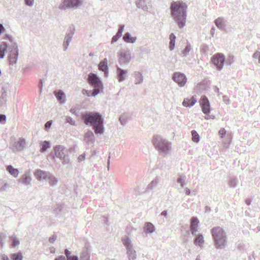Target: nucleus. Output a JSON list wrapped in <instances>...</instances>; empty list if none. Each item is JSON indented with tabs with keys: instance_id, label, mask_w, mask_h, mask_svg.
<instances>
[{
	"instance_id": "39448f33",
	"label": "nucleus",
	"mask_w": 260,
	"mask_h": 260,
	"mask_svg": "<svg viewBox=\"0 0 260 260\" xmlns=\"http://www.w3.org/2000/svg\"><path fill=\"white\" fill-rule=\"evenodd\" d=\"M200 105L202 108L203 112L205 115V118L206 119H212L214 118V116L210 115V105L209 101L205 95L201 97L200 100Z\"/></svg>"
},
{
	"instance_id": "c03bdc74",
	"label": "nucleus",
	"mask_w": 260,
	"mask_h": 260,
	"mask_svg": "<svg viewBox=\"0 0 260 260\" xmlns=\"http://www.w3.org/2000/svg\"><path fill=\"white\" fill-rule=\"evenodd\" d=\"M82 92H83V94H86L88 96H90V94H89V91L88 90H83L82 91Z\"/></svg>"
},
{
	"instance_id": "7ed1b4c3",
	"label": "nucleus",
	"mask_w": 260,
	"mask_h": 260,
	"mask_svg": "<svg viewBox=\"0 0 260 260\" xmlns=\"http://www.w3.org/2000/svg\"><path fill=\"white\" fill-rule=\"evenodd\" d=\"M211 235L217 248H222L225 246L227 243L226 235L221 227L213 228L211 230Z\"/></svg>"
},
{
	"instance_id": "aec40b11",
	"label": "nucleus",
	"mask_w": 260,
	"mask_h": 260,
	"mask_svg": "<svg viewBox=\"0 0 260 260\" xmlns=\"http://www.w3.org/2000/svg\"><path fill=\"white\" fill-rule=\"evenodd\" d=\"M169 39L170 40V44H169V48H170V50H173V49L175 47L176 36L173 34H171L169 36Z\"/></svg>"
},
{
	"instance_id": "9b49d317",
	"label": "nucleus",
	"mask_w": 260,
	"mask_h": 260,
	"mask_svg": "<svg viewBox=\"0 0 260 260\" xmlns=\"http://www.w3.org/2000/svg\"><path fill=\"white\" fill-rule=\"evenodd\" d=\"M99 69L105 73V76L108 75V60L106 58L104 59L99 63Z\"/></svg>"
},
{
	"instance_id": "bb28decb",
	"label": "nucleus",
	"mask_w": 260,
	"mask_h": 260,
	"mask_svg": "<svg viewBox=\"0 0 260 260\" xmlns=\"http://www.w3.org/2000/svg\"><path fill=\"white\" fill-rule=\"evenodd\" d=\"M41 149L40 151L41 152L45 151L49 147V143L48 141H45L41 144Z\"/></svg>"
},
{
	"instance_id": "8fccbe9b",
	"label": "nucleus",
	"mask_w": 260,
	"mask_h": 260,
	"mask_svg": "<svg viewBox=\"0 0 260 260\" xmlns=\"http://www.w3.org/2000/svg\"><path fill=\"white\" fill-rule=\"evenodd\" d=\"M167 214V211H163L161 213V215L166 216Z\"/></svg>"
},
{
	"instance_id": "f257e3e1",
	"label": "nucleus",
	"mask_w": 260,
	"mask_h": 260,
	"mask_svg": "<svg viewBox=\"0 0 260 260\" xmlns=\"http://www.w3.org/2000/svg\"><path fill=\"white\" fill-rule=\"evenodd\" d=\"M187 5L182 1L173 2L171 4L170 10L172 17L180 28L186 23Z\"/></svg>"
},
{
	"instance_id": "cd10ccee",
	"label": "nucleus",
	"mask_w": 260,
	"mask_h": 260,
	"mask_svg": "<svg viewBox=\"0 0 260 260\" xmlns=\"http://www.w3.org/2000/svg\"><path fill=\"white\" fill-rule=\"evenodd\" d=\"M135 77L136 79V83H140L143 80L142 74L140 73H136Z\"/></svg>"
},
{
	"instance_id": "0eeeda50",
	"label": "nucleus",
	"mask_w": 260,
	"mask_h": 260,
	"mask_svg": "<svg viewBox=\"0 0 260 260\" xmlns=\"http://www.w3.org/2000/svg\"><path fill=\"white\" fill-rule=\"evenodd\" d=\"M225 61V56L223 54L217 53L211 57V62L219 70L222 69Z\"/></svg>"
},
{
	"instance_id": "f8f14e48",
	"label": "nucleus",
	"mask_w": 260,
	"mask_h": 260,
	"mask_svg": "<svg viewBox=\"0 0 260 260\" xmlns=\"http://www.w3.org/2000/svg\"><path fill=\"white\" fill-rule=\"evenodd\" d=\"M196 102L197 100L196 98L192 96L191 98H186L182 102V105L186 107H191L193 106Z\"/></svg>"
},
{
	"instance_id": "393cba45",
	"label": "nucleus",
	"mask_w": 260,
	"mask_h": 260,
	"mask_svg": "<svg viewBox=\"0 0 260 260\" xmlns=\"http://www.w3.org/2000/svg\"><path fill=\"white\" fill-rule=\"evenodd\" d=\"M215 23L216 24V26L220 29H222V28H223L224 25L223 20L220 18L216 19L215 21Z\"/></svg>"
},
{
	"instance_id": "9d476101",
	"label": "nucleus",
	"mask_w": 260,
	"mask_h": 260,
	"mask_svg": "<svg viewBox=\"0 0 260 260\" xmlns=\"http://www.w3.org/2000/svg\"><path fill=\"white\" fill-rule=\"evenodd\" d=\"M199 220L197 217H192L191 219L190 231L192 234L198 232Z\"/></svg>"
},
{
	"instance_id": "3c124183",
	"label": "nucleus",
	"mask_w": 260,
	"mask_h": 260,
	"mask_svg": "<svg viewBox=\"0 0 260 260\" xmlns=\"http://www.w3.org/2000/svg\"><path fill=\"white\" fill-rule=\"evenodd\" d=\"M55 240V238H50V242H53V241H54Z\"/></svg>"
},
{
	"instance_id": "58836bf2",
	"label": "nucleus",
	"mask_w": 260,
	"mask_h": 260,
	"mask_svg": "<svg viewBox=\"0 0 260 260\" xmlns=\"http://www.w3.org/2000/svg\"><path fill=\"white\" fill-rule=\"evenodd\" d=\"M34 0H25V4L27 5H31Z\"/></svg>"
},
{
	"instance_id": "09e8293b",
	"label": "nucleus",
	"mask_w": 260,
	"mask_h": 260,
	"mask_svg": "<svg viewBox=\"0 0 260 260\" xmlns=\"http://www.w3.org/2000/svg\"><path fill=\"white\" fill-rule=\"evenodd\" d=\"M190 193V189L188 188H186L185 189V193L188 195Z\"/></svg>"
},
{
	"instance_id": "864d4df0",
	"label": "nucleus",
	"mask_w": 260,
	"mask_h": 260,
	"mask_svg": "<svg viewBox=\"0 0 260 260\" xmlns=\"http://www.w3.org/2000/svg\"><path fill=\"white\" fill-rule=\"evenodd\" d=\"M180 181H181V179H180V178L178 179V182H180Z\"/></svg>"
},
{
	"instance_id": "423d86ee",
	"label": "nucleus",
	"mask_w": 260,
	"mask_h": 260,
	"mask_svg": "<svg viewBox=\"0 0 260 260\" xmlns=\"http://www.w3.org/2000/svg\"><path fill=\"white\" fill-rule=\"evenodd\" d=\"M152 141L153 145L158 150L166 151L169 149V144L157 135L153 138Z\"/></svg>"
},
{
	"instance_id": "de8ad7c7",
	"label": "nucleus",
	"mask_w": 260,
	"mask_h": 260,
	"mask_svg": "<svg viewBox=\"0 0 260 260\" xmlns=\"http://www.w3.org/2000/svg\"><path fill=\"white\" fill-rule=\"evenodd\" d=\"M4 29L3 25L0 23V33L4 31Z\"/></svg>"
},
{
	"instance_id": "5701e85b",
	"label": "nucleus",
	"mask_w": 260,
	"mask_h": 260,
	"mask_svg": "<svg viewBox=\"0 0 260 260\" xmlns=\"http://www.w3.org/2000/svg\"><path fill=\"white\" fill-rule=\"evenodd\" d=\"M192 134V140L196 143H198L200 141V137L199 134L197 133L195 130H192L191 131Z\"/></svg>"
},
{
	"instance_id": "6ab92c4d",
	"label": "nucleus",
	"mask_w": 260,
	"mask_h": 260,
	"mask_svg": "<svg viewBox=\"0 0 260 260\" xmlns=\"http://www.w3.org/2000/svg\"><path fill=\"white\" fill-rule=\"evenodd\" d=\"M54 94L56 96L57 100L61 103L64 102V94L62 91H54Z\"/></svg>"
},
{
	"instance_id": "13d9d810",
	"label": "nucleus",
	"mask_w": 260,
	"mask_h": 260,
	"mask_svg": "<svg viewBox=\"0 0 260 260\" xmlns=\"http://www.w3.org/2000/svg\"><path fill=\"white\" fill-rule=\"evenodd\" d=\"M196 260H198V259H196Z\"/></svg>"
},
{
	"instance_id": "f03ea898",
	"label": "nucleus",
	"mask_w": 260,
	"mask_h": 260,
	"mask_svg": "<svg viewBox=\"0 0 260 260\" xmlns=\"http://www.w3.org/2000/svg\"><path fill=\"white\" fill-rule=\"evenodd\" d=\"M84 122L93 126L96 134H103L104 132L103 120L98 113L86 114L83 116Z\"/></svg>"
},
{
	"instance_id": "49530a36",
	"label": "nucleus",
	"mask_w": 260,
	"mask_h": 260,
	"mask_svg": "<svg viewBox=\"0 0 260 260\" xmlns=\"http://www.w3.org/2000/svg\"><path fill=\"white\" fill-rule=\"evenodd\" d=\"M54 260H66V259L64 256H59V257L55 258Z\"/></svg>"
},
{
	"instance_id": "4468645a",
	"label": "nucleus",
	"mask_w": 260,
	"mask_h": 260,
	"mask_svg": "<svg viewBox=\"0 0 260 260\" xmlns=\"http://www.w3.org/2000/svg\"><path fill=\"white\" fill-rule=\"evenodd\" d=\"M35 176L39 180H41V179H45L47 177V173L45 172L42 171L41 170H38L36 171L35 173Z\"/></svg>"
},
{
	"instance_id": "1a4fd4ad",
	"label": "nucleus",
	"mask_w": 260,
	"mask_h": 260,
	"mask_svg": "<svg viewBox=\"0 0 260 260\" xmlns=\"http://www.w3.org/2000/svg\"><path fill=\"white\" fill-rule=\"evenodd\" d=\"M173 79L180 86H184L187 80L185 75L177 72L174 74Z\"/></svg>"
},
{
	"instance_id": "4be33fe9",
	"label": "nucleus",
	"mask_w": 260,
	"mask_h": 260,
	"mask_svg": "<svg viewBox=\"0 0 260 260\" xmlns=\"http://www.w3.org/2000/svg\"><path fill=\"white\" fill-rule=\"evenodd\" d=\"M10 257L12 260H22L23 256L21 252L12 253L10 255Z\"/></svg>"
},
{
	"instance_id": "72a5a7b5",
	"label": "nucleus",
	"mask_w": 260,
	"mask_h": 260,
	"mask_svg": "<svg viewBox=\"0 0 260 260\" xmlns=\"http://www.w3.org/2000/svg\"><path fill=\"white\" fill-rule=\"evenodd\" d=\"M57 179L53 177H50V184L51 185H54L55 183L57 182Z\"/></svg>"
},
{
	"instance_id": "ea45409f",
	"label": "nucleus",
	"mask_w": 260,
	"mask_h": 260,
	"mask_svg": "<svg viewBox=\"0 0 260 260\" xmlns=\"http://www.w3.org/2000/svg\"><path fill=\"white\" fill-rule=\"evenodd\" d=\"M84 159H85V155L84 154L80 155L78 157L79 161H81L82 160H84Z\"/></svg>"
},
{
	"instance_id": "2f4dec72",
	"label": "nucleus",
	"mask_w": 260,
	"mask_h": 260,
	"mask_svg": "<svg viewBox=\"0 0 260 260\" xmlns=\"http://www.w3.org/2000/svg\"><path fill=\"white\" fill-rule=\"evenodd\" d=\"M226 133V130L224 128H221L218 132V134L221 138H223Z\"/></svg>"
},
{
	"instance_id": "e433bc0d",
	"label": "nucleus",
	"mask_w": 260,
	"mask_h": 260,
	"mask_svg": "<svg viewBox=\"0 0 260 260\" xmlns=\"http://www.w3.org/2000/svg\"><path fill=\"white\" fill-rule=\"evenodd\" d=\"M52 124V121H48L45 124V127L46 128H49L50 126H51V125Z\"/></svg>"
},
{
	"instance_id": "a19ab883",
	"label": "nucleus",
	"mask_w": 260,
	"mask_h": 260,
	"mask_svg": "<svg viewBox=\"0 0 260 260\" xmlns=\"http://www.w3.org/2000/svg\"><path fill=\"white\" fill-rule=\"evenodd\" d=\"M118 39V38L117 37L116 35L114 36H113V38H112V41H111V43H113L116 42Z\"/></svg>"
},
{
	"instance_id": "ddd939ff",
	"label": "nucleus",
	"mask_w": 260,
	"mask_h": 260,
	"mask_svg": "<svg viewBox=\"0 0 260 260\" xmlns=\"http://www.w3.org/2000/svg\"><path fill=\"white\" fill-rule=\"evenodd\" d=\"M55 154L56 156L60 158L64 157V148L60 145L56 146L54 148Z\"/></svg>"
},
{
	"instance_id": "c9c22d12",
	"label": "nucleus",
	"mask_w": 260,
	"mask_h": 260,
	"mask_svg": "<svg viewBox=\"0 0 260 260\" xmlns=\"http://www.w3.org/2000/svg\"><path fill=\"white\" fill-rule=\"evenodd\" d=\"M64 254H66L67 258H68V260H69V257H70V252L69 251V250L66 249H65L64 250Z\"/></svg>"
},
{
	"instance_id": "412c9836",
	"label": "nucleus",
	"mask_w": 260,
	"mask_h": 260,
	"mask_svg": "<svg viewBox=\"0 0 260 260\" xmlns=\"http://www.w3.org/2000/svg\"><path fill=\"white\" fill-rule=\"evenodd\" d=\"M123 40L124 41L127 43H134L136 40L135 38L131 37L128 32L124 35L123 37Z\"/></svg>"
},
{
	"instance_id": "dca6fc26",
	"label": "nucleus",
	"mask_w": 260,
	"mask_h": 260,
	"mask_svg": "<svg viewBox=\"0 0 260 260\" xmlns=\"http://www.w3.org/2000/svg\"><path fill=\"white\" fill-rule=\"evenodd\" d=\"M118 72V80L119 81H122L125 78V75L126 74V72L125 70L121 69L120 68L117 69Z\"/></svg>"
},
{
	"instance_id": "a878e982",
	"label": "nucleus",
	"mask_w": 260,
	"mask_h": 260,
	"mask_svg": "<svg viewBox=\"0 0 260 260\" xmlns=\"http://www.w3.org/2000/svg\"><path fill=\"white\" fill-rule=\"evenodd\" d=\"M145 229L146 232L152 233L154 231V226L151 222H147L145 226Z\"/></svg>"
},
{
	"instance_id": "37998d69",
	"label": "nucleus",
	"mask_w": 260,
	"mask_h": 260,
	"mask_svg": "<svg viewBox=\"0 0 260 260\" xmlns=\"http://www.w3.org/2000/svg\"><path fill=\"white\" fill-rule=\"evenodd\" d=\"M69 260H79V258L76 256H72L69 257Z\"/></svg>"
},
{
	"instance_id": "a18cd8bd",
	"label": "nucleus",
	"mask_w": 260,
	"mask_h": 260,
	"mask_svg": "<svg viewBox=\"0 0 260 260\" xmlns=\"http://www.w3.org/2000/svg\"><path fill=\"white\" fill-rule=\"evenodd\" d=\"M3 260H10L7 255L4 254L2 255Z\"/></svg>"
},
{
	"instance_id": "6e6552de",
	"label": "nucleus",
	"mask_w": 260,
	"mask_h": 260,
	"mask_svg": "<svg viewBox=\"0 0 260 260\" xmlns=\"http://www.w3.org/2000/svg\"><path fill=\"white\" fill-rule=\"evenodd\" d=\"M80 3V0H62L59 8L60 9H65L67 8L77 7L79 6Z\"/></svg>"
},
{
	"instance_id": "7c9ffc66",
	"label": "nucleus",
	"mask_w": 260,
	"mask_h": 260,
	"mask_svg": "<svg viewBox=\"0 0 260 260\" xmlns=\"http://www.w3.org/2000/svg\"><path fill=\"white\" fill-rule=\"evenodd\" d=\"M8 186V184L3 181L0 180V190H5Z\"/></svg>"
},
{
	"instance_id": "c756f323",
	"label": "nucleus",
	"mask_w": 260,
	"mask_h": 260,
	"mask_svg": "<svg viewBox=\"0 0 260 260\" xmlns=\"http://www.w3.org/2000/svg\"><path fill=\"white\" fill-rule=\"evenodd\" d=\"M123 27H124V25H120L119 27L118 32H117V34H116V36H117V37L118 38H119L120 37H121L122 36V32L123 31Z\"/></svg>"
},
{
	"instance_id": "79ce46f5",
	"label": "nucleus",
	"mask_w": 260,
	"mask_h": 260,
	"mask_svg": "<svg viewBox=\"0 0 260 260\" xmlns=\"http://www.w3.org/2000/svg\"><path fill=\"white\" fill-rule=\"evenodd\" d=\"M123 243L125 245L128 246L129 244H130V241H129V240H128V239L127 240H123Z\"/></svg>"
},
{
	"instance_id": "5fc2aeb1",
	"label": "nucleus",
	"mask_w": 260,
	"mask_h": 260,
	"mask_svg": "<svg viewBox=\"0 0 260 260\" xmlns=\"http://www.w3.org/2000/svg\"><path fill=\"white\" fill-rule=\"evenodd\" d=\"M120 56H123V53H120Z\"/></svg>"
},
{
	"instance_id": "4c0bfd02",
	"label": "nucleus",
	"mask_w": 260,
	"mask_h": 260,
	"mask_svg": "<svg viewBox=\"0 0 260 260\" xmlns=\"http://www.w3.org/2000/svg\"><path fill=\"white\" fill-rule=\"evenodd\" d=\"M5 120H6V115H0V122L5 121Z\"/></svg>"
},
{
	"instance_id": "473e14b6",
	"label": "nucleus",
	"mask_w": 260,
	"mask_h": 260,
	"mask_svg": "<svg viewBox=\"0 0 260 260\" xmlns=\"http://www.w3.org/2000/svg\"><path fill=\"white\" fill-rule=\"evenodd\" d=\"M252 56L254 58H258V62L259 63H260V52L256 51L254 53Z\"/></svg>"
},
{
	"instance_id": "c85d7f7f",
	"label": "nucleus",
	"mask_w": 260,
	"mask_h": 260,
	"mask_svg": "<svg viewBox=\"0 0 260 260\" xmlns=\"http://www.w3.org/2000/svg\"><path fill=\"white\" fill-rule=\"evenodd\" d=\"M10 240L12 242V247H15L19 244V242L17 239L14 237H11Z\"/></svg>"
},
{
	"instance_id": "20e7f679",
	"label": "nucleus",
	"mask_w": 260,
	"mask_h": 260,
	"mask_svg": "<svg viewBox=\"0 0 260 260\" xmlns=\"http://www.w3.org/2000/svg\"><path fill=\"white\" fill-rule=\"evenodd\" d=\"M88 82L89 84L93 86L94 88L92 93L93 96L98 94L100 91L103 88L102 81L100 80L97 75L93 73H90L88 75Z\"/></svg>"
},
{
	"instance_id": "2eb2a0df",
	"label": "nucleus",
	"mask_w": 260,
	"mask_h": 260,
	"mask_svg": "<svg viewBox=\"0 0 260 260\" xmlns=\"http://www.w3.org/2000/svg\"><path fill=\"white\" fill-rule=\"evenodd\" d=\"M7 170L9 171L10 174L13 176L15 177H16L18 176L19 171L17 169L13 168L11 166H8L7 167Z\"/></svg>"
},
{
	"instance_id": "603ef678",
	"label": "nucleus",
	"mask_w": 260,
	"mask_h": 260,
	"mask_svg": "<svg viewBox=\"0 0 260 260\" xmlns=\"http://www.w3.org/2000/svg\"><path fill=\"white\" fill-rule=\"evenodd\" d=\"M214 31V28H212L211 30V32L212 35L213 34Z\"/></svg>"
},
{
	"instance_id": "4d7b16f0",
	"label": "nucleus",
	"mask_w": 260,
	"mask_h": 260,
	"mask_svg": "<svg viewBox=\"0 0 260 260\" xmlns=\"http://www.w3.org/2000/svg\"><path fill=\"white\" fill-rule=\"evenodd\" d=\"M196 260H198V259H196Z\"/></svg>"
},
{
	"instance_id": "a211bd4d",
	"label": "nucleus",
	"mask_w": 260,
	"mask_h": 260,
	"mask_svg": "<svg viewBox=\"0 0 260 260\" xmlns=\"http://www.w3.org/2000/svg\"><path fill=\"white\" fill-rule=\"evenodd\" d=\"M7 49V45L6 43H3L0 44V58H4Z\"/></svg>"
},
{
	"instance_id": "6e6d98bb",
	"label": "nucleus",
	"mask_w": 260,
	"mask_h": 260,
	"mask_svg": "<svg viewBox=\"0 0 260 260\" xmlns=\"http://www.w3.org/2000/svg\"><path fill=\"white\" fill-rule=\"evenodd\" d=\"M0 75H1V71H0Z\"/></svg>"
},
{
	"instance_id": "f3484780",
	"label": "nucleus",
	"mask_w": 260,
	"mask_h": 260,
	"mask_svg": "<svg viewBox=\"0 0 260 260\" xmlns=\"http://www.w3.org/2000/svg\"><path fill=\"white\" fill-rule=\"evenodd\" d=\"M204 242V238L203 235H198L195 239L194 243L196 245L203 247V244Z\"/></svg>"
},
{
	"instance_id": "f704fd0d",
	"label": "nucleus",
	"mask_w": 260,
	"mask_h": 260,
	"mask_svg": "<svg viewBox=\"0 0 260 260\" xmlns=\"http://www.w3.org/2000/svg\"><path fill=\"white\" fill-rule=\"evenodd\" d=\"M190 50V46H187L183 51V55H186V54H187V53H188Z\"/></svg>"
},
{
	"instance_id": "b1692460",
	"label": "nucleus",
	"mask_w": 260,
	"mask_h": 260,
	"mask_svg": "<svg viewBox=\"0 0 260 260\" xmlns=\"http://www.w3.org/2000/svg\"><path fill=\"white\" fill-rule=\"evenodd\" d=\"M17 58V54L16 53H11L10 56L9 57V61L10 64H14L16 63V60Z\"/></svg>"
}]
</instances>
